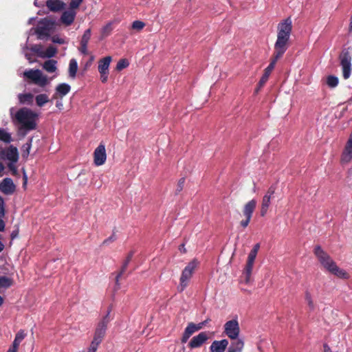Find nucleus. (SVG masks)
Returning a JSON list of instances; mask_svg holds the SVG:
<instances>
[{"mask_svg":"<svg viewBox=\"0 0 352 352\" xmlns=\"http://www.w3.org/2000/svg\"><path fill=\"white\" fill-rule=\"evenodd\" d=\"M10 111L13 124L19 131L26 133L36 129L38 116L32 109L22 107L14 113V109L11 108Z\"/></svg>","mask_w":352,"mask_h":352,"instance_id":"f257e3e1","label":"nucleus"},{"mask_svg":"<svg viewBox=\"0 0 352 352\" xmlns=\"http://www.w3.org/2000/svg\"><path fill=\"white\" fill-rule=\"evenodd\" d=\"M292 31V22L289 17L278 23L277 27V39L274 44L272 56L280 59L289 47V41Z\"/></svg>","mask_w":352,"mask_h":352,"instance_id":"f03ea898","label":"nucleus"},{"mask_svg":"<svg viewBox=\"0 0 352 352\" xmlns=\"http://www.w3.org/2000/svg\"><path fill=\"white\" fill-rule=\"evenodd\" d=\"M314 253L321 265L328 272L342 279L349 278V274L345 270L340 269L320 245H316L314 248Z\"/></svg>","mask_w":352,"mask_h":352,"instance_id":"7ed1b4c3","label":"nucleus"},{"mask_svg":"<svg viewBox=\"0 0 352 352\" xmlns=\"http://www.w3.org/2000/svg\"><path fill=\"white\" fill-rule=\"evenodd\" d=\"M111 311V306H109L106 315L102 317L96 328L92 341L98 344H100L104 338L107 325L111 319L110 316Z\"/></svg>","mask_w":352,"mask_h":352,"instance_id":"20e7f679","label":"nucleus"},{"mask_svg":"<svg viewBox=\"0 0 352 352\" xmlns=\"http://www.w3.org/2000/svg\"><path fill=\"white\" fill-rule=\"evenodd\" d=\"M0 159L9 161L8 164L9 169L14 174L16 173L15 163L19 160L18 150L13 146H10L7 148H0Z\"/></svg>","mask_w":352,"mask_h":352,"instance_id":"39448f33","label":"nucleus"},{"mask_svg":"<svg viewBox=\"0 0 352 352\" xmlns=\"http://www.w3.org/2000/svg\"><path fill=\"white\" fill-rule=\"evenodd\" d=\"M340 64L342 67L343 78L346 80L350 78L352 72V56L349 48H344L339 55Z\"/></svg>","mask_w":352,"mask_h":352,"instance_id":"423d86ee","label":"nucleus"},{"mask_svg":"<svg viewBox=\"0 0 352 352\" xmlns=\"http://www.w3.org/2000/svg\"><path fill=\"white\" fill-rule=\"evenodd\" d=\"M23 76L29 79L34 84L42 87L50 82L47 76L44 75L39 69H29L23 72Z\"/></svg>","mask_w":352,"mask_h":352,"instance_id":"0eeeda50","label":"nucleus"},{"mask_svg":"<svg viewBox=\"0 0 352 352\" xmlns=\"http://www.w3.org/2000/svg\"><path fill=\"white\" fill-rule=\"evenodd\" d=\"M197 262L195 260L190 262L182 272L180 277L179 291L182 292L188 285V283L197 267Z\"/></svg>","mask_w":352,"mask_h":352,"instance_id":"6e6552de","label":"nucleus"},{"mask_svg":"<svg viewBox=\"0 0 352 352\" xmlns=\"http://www.w3.org/2000/svg\"><path fill=\"white\" fill-rule=\"evenodd\" d=\"M240 327L236 319L227 321L224 324L223 333L231 340H236L239 338Z\"/></svg>","mask_w":352,"mask_h":352,"instance_id":"1a4fd4ad","label":"nucleus"},{"mask_svg":"<svg viewBox=\"0 0 352 352\" xmlns=\"http://www.w3.org/2000/svg\"><path fill=\"white\" fill-rule=\"evenodd\" d=\"M256 201L255 199H252L247 202L243 208V214L245 216V219H243L240 222V225L245 228L249 225L250 220L252 219L253 212L256 207Z\"/></svg>","mask_w":352,"mask_h":352,"instance_id":"9d476101","label":"nucleus"},{"mask_svg":"<svg viewBox=\"0 0 352 352\" xmlns=\"http://www.w3.org/2000/svg\"><path fill=\"white\" fill-rule=\"evenodd\" d=\"M54 25V21L48 19H43L36 29V33L38 35V38H42L43 36H49Z\"/></svg>","mask_w":352,"mask_h":352,"instance_id":"9b49d317","label":"nucleus"},{"mask_svg":"<svg viewBox=\"0 0 352 352\" xmlns=\"http://www.w3.org/2000/svg\"><path fill=\"white\" fill-rule=\"evenodd\" d=\"M107 160L105 146L100 144L94 152V162L96 166L103 165Z\"/></svg>","mask_w":352,"mask_h":352,"instance_id":"f8f14e48","label":"nucleus"},{"mask_svg":"<svg viewBox=\"0 0 352 352\" xmlns=\"http://www.w3.org/2000/svg\"><path fill=\"white\" fill-rule=\"evenodd\" d=\"M204 322L199 323L197 324H194L193 322H190L185 331L183 333V336L181 338L182 343H186L189 338L196 331L202 329L204 326Z\"/></svg>","mask_w":352,"mask_h":352,"instance_id":"ddd939ff","label":"nucleus"},{"mask_svg":"<svg viewBox=\"0 0 352 352\" xmlns=\"http://www.w3.org/2000/svg\"><path fill=\"white\" fill-rule=\"evenodd\" d=\"M209 336L207 332L203 331L198 335L194 336L188 343L190 349H196L201 347L208 340Z\"/></svg>","mask_w":352,"mask_h":352,"instance_id":"4468645a","label":"nucleus"},{"mask_svg":"<svg viewBox=\"0 0 352 352\" xmlns=\"http://www.w3.org/2000/svg\"><path fill=\"white\" fill-rule=\"evenodd\" d=\"M278 60V58H276V57L272 56L270 63L265 69L264 73L259 80V87H263L264 85L267 82L272 72L274 69L276 62Z\"/></svg>","mask_w":352,"mask_h":352,"instance_id":"2eb2a0df","label":"nucleus"},{"mask_svg":"<svg viewBox=\"0 0 352 352\" xmlns=\"http://www.w3.org/2000/svg\"><path fill=\"white\" fill-rule=\"evenodd\" d=\"M71 90V87L67 83L58 84L56 88L55 91L52 96L53 99H62L66 96Z\"/></svg>","mask_w":352,"mask_h":352,"instance_id":"dca6fc26","label":"nucleus"},{"mask_svg":"<svg viewBox=\"0 0 352 352\" xmlns=\"http://www.w3.org/2000/svg\"><path fill=\"white\" fill-rule=\"evenodd\" d=\"M15 188V185L10 178H6L0 183V191L5 195H12Z\"/></svg>","mask_w":352,"mask_h":352,"instance_id":"f3484780","label":"nucleus"},{"mask_svg":"<svg viewBox=\"0 0 352 352\" xmlns=\"http://www.w3.org/2000/svg\"><path fill=\"white\" fill-rule=\"evenodd\" d=\"M25 337L26 333L23 330H20L18 331L15 336L12 345L10 346L7 352H17L21 342L24 340Z\"/></svg>","mask_w":352,"mask_h":352,"instance_id":"a211bd4d","label":"nucleus"},{"mask_svg":"<svg viewBox=\"0 0 352 352\" xmlns=\"http://www.w3.org/2000/svg\"><path fill=\"white\" fill-rule=\"evenodd\" d=\"M228 340L223 339L221 340H214L210 346V352H224L228 346Z\"/></svg>","mask_w":352,"mask_h":352,"instance_id":"6ab92c4d","label":"nucleus"},{"mask_svg":"<svg viewBox=\"0 0 352 352\" xmlns=\"http://www.w3.org/2000/svg\"><path fill=\"white\" fill-rule=\"evenodd\" d=\"M244 346V342L242 340L236 338L232 340L227 352H241Z\"/></svg>","mask_w":352,"mask_h":352,"instance_id":"aec40b11","label":"nucleus"},{"mask_svg":"<svg viewBox=\"0 0 352 352\" xmlns=\"http://www.w3.org/2000/svg\"><path fill=\"white\" fill-rule=\"evenodd\" d=\"M46 5L53 12L60 11L65 7V3L60 0H48Z\"/></svg>","mask_w":352,"mask_h":352,"instance_id":"412c9836","label":"nucleus"},{"mask_svg":"<svg viewBox=\"0 0 352 352\" xmlns=\"http://www.w3.org/2000/svg\"><path fill=\"white\" fill-rule=\"evenodd\" d=\"M76 16V12L72 10L65 11L63 13L60 21L63 23H64L66 25H71Z\"/></svg>","mask_w":352,"mask_h":352,"instance_id":"4be33fe9","label":"nucleus"},{"mask_svg":"<svg viewBox=\"0 0 352 352\" xmlns=\"http://www.w3.org/2000/svg\"><path fill=\"white\" fill-rule=\"evenodd\" d=\"M133 251H131L126 258V260L123 264V266L122 267V269L120 270V272L118 273V274L117 275L116 278V289H119V280L120 278V277L122 276V274L124 272L126 267H127V265L129 264V263L130 262V261L131 260L133 256Z\"/></svg>","mask_w":352,"mask_h":352,"instance_id":"5701e85b","label":"nucleus"},{"mask_svg":"<svg viewBox=\"0 0 352 352\" xmlns=\"http://www.w3.org/2000/svg\"><path fill=\"white\" fill-rule=\"evenodd\" d=\"M111 62V56H106L100 59L98 62L99 72H109V68Z\"/></svg>","mask_w":352,"mask_h":352,"instance_id":"b1692460","label":"nucleus"},{"mask_svg":"<svg viewBox=\"0 0 352 352\" xmlns=\"http://www.w3.org/2000/svg\"><path fill=\"white\" fill-rule=\"evenodd\" d=\"M18 99L21 104L31 105L33 103L34 95L30 93L20 94Z\"/></svg>","mask_w":352,"mask_h":352,"instance_id":"393cba45","label":"nucleus"},{"mask_svg":"<svg viewBox=\"0 0 352 352\" xmlns=\"http://www.w3.org/2000/svg\"><path fill=\"white\" fill-rule=\"evenodd\" d=\"M270 197H268V196H263L262 199V202L261 205V216L264 217L267 214V212L268 210L269 206L270 205Z\"/></svg>","mask_w":352,"mask_h":352,"instance_id":"a878e982","label":"nucleus"},{"mask_svg":"<svg viewBox=\"0 0 352 352\" xmlns=\"http://www.w3.org/2000/svg\"><path fill=\"white\" fill-rule=\"evenodd\" d=\"M254 263L253 261H247V263L245 265V267L244 269V275H245V283H248L250 281V277H251V274H252V268H253V265H254Z\"/></svg>","mask_w":352,"mask_h":352,"instance_id":"bb28decb","label":"nucleus"},{"mask_svg":"<svg viewBox=\"0 0 352 352\" xmlns=\"http://www.w3.org/2000/svg\"><path fill=\"white\" fill-rule=\"evenodd\" d=\"M254 263L253 261H247V263L245 265V267L244 269V275H245V283H248L250 281V277H251V274H252V268H253V265H254Z\"/></svg>","mask_w":352,"mask_h":352,"instance_id":"cd10ccee","label":"nucleus"},{"mask_svg":"<svg viewBox=\"0 0 352 352\" xmlns=\"http://www.w3.org/2000/svg\"><path fill=\"white\" fill-rule=\"evenodd\" d=\"M43 67L49 73L55 72L57 69L56 61L52 59L48 60L43 63Z\"/></svg>","mask_w":352,"mask_h":352,"instance_id":"c85d7f7f","label":"nucleus"},{"mask_svg":"<svg viewBox=\"0 0 352 352\" xmlns=\"http://www.w3.org/2000/svg\"><path fill=\"white\" fill-rule=\"evenodd\" d=\"M78 70L77 61L75 59H72L69 65V75L72 78H74Z\"/></svg>","mask_w":352,"mask_h":352,"instance_id":"c756f323","label":"nucleus"},{"mask_svg":"<svg viewBox=\"0 0 352 352\" xmlns=\"http://www.w3.org/2000/svg\"><path fill=\"white\" fill-rule=\"evenodd\" d=\"M35 100L37 106L43 107L45 104L47 103L50 100L47 94H41L36 96Z\"/></svg>","mask_w":352,"mask_h":352,"instance_id":"7c9ffc66","label":"nucleus"},{"mask_svg":"<svg viewBox=\"0 0 352 352\" xmlns=\"http://www.w3.org/2000/svg\"><path fill=\"white\" fill-rule=\"evenodd\" d=\"M0 140L6 143H10L12 140L11 134L6 129L0 128Z\"/></svg>","mask_w":352,"mask_h":352,"instance_id":"2f4dec72","label":"nucleus"},{"mask_svg":"<svg viewBox=\"0 0 352 352\" xmlns=\"http://www.w3.org/2000/svg\"><path fill=\"white\" fill-rule=\"evenodd\" d=\"M13 280L12 278L6 276L0 277V287L3 288H8L12 285Z\"/></svg>","mask_w":352,"mask_h":352,"instance_id":"473e14b6","label":"nucleus"},{"mask_svg":"<svg viewBox=\"0 0 352 352\" xmlns=\"http://www.w3.org/2000/svg\"><path fill=\"white\" fill-rule=\"evenodd\" d=\"M56 49L53 46L48 47L44 52L41 54L42 57H53L56 54Z\"/></svg>","mask_w":352,"mask_h":352,"instance_id":"72a5a7b5","label":"nucleus"},{"mask_svg":"<svg viewBox=\"0 0 352 352\" xmlns=\"http://www.w3.org/2000/svg\"><path fill=\"white\" fill-rule=\"evenodd\" d=\"M338 78L335 76H329L327 78V84L331 88H334L338 85Z\"/></svg>","mask_w":352,"mask_h":352,"instance_id":"f704fd0d","label":"nucleus"},{"mask_svg":"<svg viewBox=\"0 0 352 352\" xmlns=\"http://www.w3.org/2000/svg\"><path fill=\"white\" fill-rule=\"evenodd\" d=\"M90 38H91V30L88 29L84 32V34L82 36L81 41H80V44L84 45H87Z\"/></svg>","mask_w":352,"mask_h":352,"instance_id":"c9c22d12","label":"nucleus"},{"mask_svg":"<svg viewBox=\"0 0 352 352\" xmlns=\"http://www.w3.org/2000/svg\"><path fill=\"white\" fill-rule=\"evenodd\" d=\"M144 27L145 23L141 21H135L131 25V28L137 32L141 31Z\"/></svg>","mask_w":352,"mask_h":352,"instance_id":"e433bc0d","label":"nucleus"},{"mask_svg":"<svg viewBox=\"0 0 352 352\" xmlns=\"http://www.w3.org/2000/svg\"><path fill=\"white\" fill-rule=\"evenodd\" d=\"M305 298L307 302V305H308L310 310H314L315 306H314V301L311 298V295L309 292L306 291L305 295Z\"/></svg>","mask_w":352,"mask_h":352,"instance_id":"4c0bfd02","label":"nucleus"},{"mask_svg":"<svg viewBox=\"0 0 352 352\" xmlns=\"http://www.w3.org/2000/svg\"><path fill=\"white\" fill-rule=\"evenodd\" d=\"M128 66H129V61L126 59H121L117 63L116 69L118 71H121L123 69L127 67Z\"/></svg>","mask_w":352,"mask_h":352,"instance_id":"58836bf2","label":"nucleus"},{"mask_svg":"<svg viewBox=\"0 0 352 352\" xmlns=\"http://www.w3.org/2000/svg\"><path fill=\"white\" fill-rule=\"evenodd\" d=\"M32 139L31 138L30 140H29L28 142H27L25 144L23 145V155L24 157H27L29 153H30V150L31 148V146H32Z\"/></svg>","mask_w":352,"mask_h":352,"instance_id":"ea45409f","label":"nucleus"},{"mask_svg":"<svg viewBox=\"0 0 352 352\" xmlns=\"http://www.w3.org/2000/svg\"><path fill=\"white\" fill-rule=\"evenodd\" d=\"M276 190V186L275 185H272L270 186L268 190H267L265 196H268V197L272 198L275 193V191Z\"/></svg>","mask_w":352,"mask_h":352,"instance_id":"a19ab883","label":"nucleus"},{"mask_svg":"<svg viewBox=\"0 0 352 352\" xmlns=\"http://www.w3.org/2000/svg\"><path fill=\"white\" fill-rule=\"evenodd\" d=\"M5 206H4V200L3 197L0 195V216L4 217L5 215Z\"/></svg>","mask_w":352,"mask_h":352,"instance_id":"79ce46f5","label":"nucleus"},{"mask_svg":"<svg viewBox=\"0 0 352 352\" xmlns=\"http://www.w3.org/2000/svg\"><path fill=\"white\" fill-rule=\"evenodd\" d=\"M100 344L91 341L88 349L87 352H96L97 349Z\"/></svg>","mask_w":352,"mask_h":352,"instance_id":"37998d69","label":"nucleus"},{"mask_svg":"<svg viewBox=\"0 0 352 352\" xmlns=\"http://www.w3.org/2000/svg\"><path fill=\"white\" fill-rule=\"evenodd\" d=\"M52 41L54 43H58V44H64L66 43L65 40L63 38L59 37L58 36H54L52 38Z\"/></svg>","mask_w":352,"mask_h":352,"instance_id":"c03bdc74","label":"nucleus"},{"mask_svg":"<svg viewBox=\"0 0 352 352\" xmlns=\"http://www.w3.org/2000/svg\"><path fill=\"white\" fill-rule=\"evenodd\" d=\"M82 0H72L70 2V8L72 9L77 8L82 3Z\"/></svg>","mask_w":352,"mask_h":352,"instance_id":"a18cd8bd","label":"nucleus"},{"mask_svg":"<svg viewBox=\"0 0 352 352\" xmlns=\"http://www.w3.org/2000/svg\"><path fill=\"white\" fill-rule=\"evenodd\" d=\"M111 30H112L111 24L109 23L103 28L102 34L104 35H108L110 33V32L111 31Z\"/></svg>","mask_w":352,"mask_h":352,"instance_id":"49530a36","label":"nucleus"},{"mask_svg":"<svg viewBox=\"0 0 352 352\" xmlns=\"http://www.w3.org/2000/svg\"><path fill=\"white\" fill-rule=\"evenodd\" d=\"M100 80L102 82H106L108 80L109 72H99Z\"/></svg>","mask_w":352,"mask_h":352,"instance_id":"de8ad7c7","label":"nucleus"},{"mask_svg":"<svg viewBox=\"0 0 352 352\" xmlns=\"http://www.w3.org/2000/svg\"><path fill=\"white\" fill-rule=\"evenodd\" d=\"M256 255L257 254L255 253L254 251H250V252L248 254V260L254 262Z\"/></svg>","mask_w":352,"mask_h":352,"instance_id":"09e8293b","label":"nucleus"},{"mask_svg":"<svg viewBox=\"0 0 352 352\" xmlns=\"http://www.w3.org/2000/svg\"><path fill=\"white\" fill-rule=\"evenodd\" d=\"M79 50L80 51L81 53H82L84 54H88L87 45H84L80 44Z\"/></svg>","mask_w":352,"mask_h":352,"instance_id":"8fccbe9b","label":"nucleus"},{"mask_svg":"<svg viewBox=\"0 0 352 352\" xmlns=\"http://www.w3.org/2000/svg\"><path fill=\"white\" fill-rule=\"evenodd\" d=\"M185 182V178L182 177L179 181V184L177 185V191L181 190L183 188L182 185L184 184Z\"/></svg>","mask_w":352,"mask_h":352,"instance_id":"3c124183","label":"nucleus"},{"mask_svg":"<svg viewBox=\"0 0 352 352\" xmlns=\"http://www.w3.org/2000/svg\"><path fill=\"white\" fill-rule=\"evenodd\" d=\"M179 250L182 252V253H186V249L185 248V243H182L181 245H179Z\"/></svg>","mask_w":352,"mask_h":352,"instance_id":"603ef678","label":"nucleus"},{"mask_svg":"<svg viewBox=\"0 0 352 352\" xmlns=\"http://www.w3.org/2000/svg\"><path fill=\"white\" fill-rule=\"evenodd\" d=\"M260 245L258 243H256L253 248L251 250V251H254L255 253H258V251L259 250Z\"/></svg>","mask_w":352,"mask_h":352,"instance_id":"864d4df0","label":"nucleus"},{"mask_svg":"<svg viewBox=\"0 0 352 352\" xmlns=\"http://www.w3.org/2000/svg\"><path fill=\"white\" fill-rule=\"evenodd\" d=\"M323 347H324V352H332L330 347L328 346L327 344H324Z\"/></svg>","mask_w":352,"mask_h":352,"instance_id":"5fc2aeb1","label":"nucleus"},{"mask_svg":"<svg viewBox=\"0 0 352 352\" xmlns=\"http://www.w3.org/2000/svg\"><path fill=\"white\" fill-rule=\"evenodd\" d=\"M5 228V223L2 219H0V231H2L4 230Z\"/></svg>","mask_w":352,"mask_h":352,"instance_id":"6e6d98bb","label":"nucleus"},{"mask_svg":"<svg viewBox=\"0 0 352 352\" xmlns=\"http://www.w3.org/2000/svg\"><path fill=\"white\" fill-rule=\"evenodd\" d=\"M56 107H58L59 109H61L63 107V103L60 101H57L56 103Z\"/></svg>","mask_w":352,"mask_h":352,"instance_id":"4d7b16f0","label":"nucleus"},{"mask_svg":"<svg viewBox=\"0 0 352 352\" xmlns=\"http://www.w3.org/2000/svg\"><path fill=\"white\" fill-rule=\"evenodd\" d=\"M4 170V166L0 162V175H2V173Z\"/></svg>","mask_w":352,"mask_h":352,"instance_id":"13d9d810","label":"nucleus"},{"mask_svg":"<svg viewBox=\"0 0 352 352\" xmlns=\"http://www.w3.org/2000/svg\"><path fill=\"white\" fill-rule=\"evenodd\" d=\"M262 87H259V82L257 85V87L255 89V93L257 94Z\"/></svg>","mask_w":352,"mask_h":352,"instance_id":"bf43d9fd","label":"nucleus"},{"mask_svg":"<svg viewBox=\"0 0 352 352\" xmlns=\"http://www.w3.org/2000/svg\"><path fill=\"white\" fill-rule=\"evenodd\" d=\"M4 248L3 244L0 241V252H1Z\"/></svg>","mask_w":352,"mask_h":352,"instance_id":"052dcab7","label":"nucleus"},{"mask_svg":"<svg viewBox=\"0 0 352 352\" xmlns=\"http://www.w3.org/2000/svg\"><path fill=\"white\" fill-rule=\"evenodd\" d=\"M3 298L0 296V306L3 304Z\"/></svg>","mask_w":352,"mask_h":352,"instance_id":"680f3d73","label":"nucleus"},{"mask_svg":"<svg viewBox=\"0 0 352 352\" xmlns=\"http://www.w3.org/2000/svg\"><path fill=\"white\" fill-rule=\"evenodd\" d=\"M16 234H14V233H12V239H13V238H14V237L16 236Z\"/></svg>","mask_w":352,"mask_h":352,"instance_id":"e2e57ef3","label":"nucleus"}]
</instances>
